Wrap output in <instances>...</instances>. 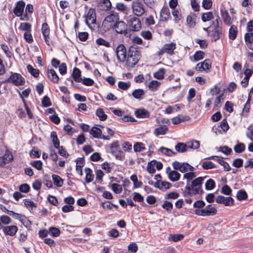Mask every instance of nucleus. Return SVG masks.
<instances>
[{
    "instance_id": "nucleus-33",
    "label": "nucleus",
    "mask_w": 253,
    "mask_h": 253,
    "mask_svg": "<svg viewBox=\"0 0 253 253\" xmlns=\"http://www.w3.org/2000/svg\"><path fill=\"white\" fill-rule=\"evenodd\" d=\"M175 149L177 152L184 153L187 151V145L182 142H178L175 146Z\"/></svg>"
},
{
    "instance_id": "nucleus-60",
    "label": "nucleus",
    "mask_w": 253,
    "mask_h": 253,
    "mask_svg": "<svg viewBox=\"0 0 253 253\" xmlns=\"http://www.w3.org/2000/svg\"><path fill=\"white\" fill-rule=\"evenodd\" d=\"M130 86V82H124L120 81L118 83V87L123 90H126L128 89Z\"/></svg>"
},
{
    "instance_id": "nucleus-17",
    "label": "nucleus",
    "mask_w": 253,
    "mask_h": 253,
    "mask_svg": "<svg viewBox=\"0 0 253 253\" xmlns=\"http://www.w3.org/2000/svg\"><path fill=\"white\" fill-rule=\"evenodd\" d=\"M229 129V126L226 119H223L215 128V133L216 134L221 133L222 132H225Z\"/></svg>"
},
{
    "instance_id": "nucleus-59",
    "label": "nucleus",
    "mask_w": 253,
    "mask_h": 253,
    "mask_svg": "<svg viewBox=\"0 0 253 253\" xmlns=\"http://www.w3.org/2000/svg\"><path fill=\"white\" fill-rule=\"evenodd\" d=\"M101 6L103 7L102 9L104 10H108L111 8V3L110 0H102Z\"/></svg>"
},
{
    "instance_id": "nucleus-16",
    "label": "nucleus",
    "mask_w": 253,
    "mask_h": 253,
    "mask_svg": "<svg viewBox=\"0 0 253 253\" xmlns=\"http://www.w3.org/2000/svg\"><path fill=\"white\" fill-rule=\"evenodd\" d=\"M1 228L5 235L11 236H14L18 230L17 226L16 225L2 226Z\"/></svg>"
},
{
    "instance_id": "nucleus-47",
    "label": "nucleus",
    "mask_w": 253,
    "mask_h": 253,
    "mask_svg": "<svg viewBox=\"0 0 253 253\" xmlns=\"http://www.w3.org/2000/svg\"><path fill=\"white\" fill-rule=\"evenodd\" d=\"M133 149L135 152H140L146 149L142 142H136L133 145Z\"/></svg>"
},
{
    "instance_id": "nucleus-35",
    "label": "nucleus",
    "mask_w": 253,
    "mask_h": 253,
    "mask_svg": "<svg viewBox=\"0 0 253 253\" xmlns=\"http://www.w3.org/2000/svg\"><path fill=\"white\" fill-rule=\"evenodd\" d=\"M236 198L239 201H243L248 198V194L245 190L241 189L237 192Z\"/></svg>"
},
{
    "instance_id": "nucleus-52",
    "label": "nucleus",
    "mask_w": 253,
    "mask_h": 253,
    "mask_svg": "<svg viewBox=\"0 0 253 253\" xmlns=\"http://www.w3.org/2000/svg\"><path fill=\"white\" fill-rule=\"evenodd\" d=\"M30 164L39 170H41L42 168V163L41 160L31 161Z\"/></svg>"
},
{
    "instance_id": "nucleus-48",
    "label": "nucleus",
    "mask_w": 253,
    "mask_h": 253,
    "mask_svg": "<svg viewBox=\"0 0 253 253\" xmlns=\"http://www.w3.org/2000/svg\"><path fill=\"white\" fill-rule=\"evenodd\" d=\"M162 207L168 212H170L173 209V204L171 202L166 200L164 202Z\"/></svg>"
},
{
    "instance_id": "nucleus-36",
    "label": "nucleus",
    "mask_w": 253,
    "mask_h": 253,
    "mask_svg": "<svg viewBox=\"0 0 253 253\" xmlns=\"http://www.w3.org/2000/svg\"><path fill=\"white\" fill-rule=\"evenodd\" d=\"M20 96L21 98L22 101L24 103V107L27 112L28 118L31 119H32L33 117V114L31 112L30 108H29V107L24 99V98H27L29 96Z\"/></svg>"
},
{
    "instance_id": "nucleus-44",
    "label": "nucleus",
    "mask_w": 253,
    "mask_h": 253,
    "mask_svg": "<svg viewBox=\"0 0 253 253\" xmlns=\"http://www.w3.org/2000/svg\"><path fill=\"white\" fill-rule=\"evenodd\" d=\"M204 177H198L196 178V179H194L191 183V186L192 187H202V184L204 181Z\"/></svg>"
},
{
    "instance_id": "nucleus-63",
    "label": "nucleus",
    "mask_w": 253,
    "mask_h": 253,
    "mask_svg": "<svg viewBox=\"0 0 253 253\" xmlns=\"http://www.w3.org/2000/svg\"><path fill=\"white\" fill-rule=\"evenodd\" d=\"M206 205L205 202L202 200H197L194 203L193 207L196 209L204 208Z\"/></svg>"
},
{
    "instance_id": "nucleus-55",
    "label": "nucleus",
    "mask_w": 253,
    "mask_h": 253,
    "mask_svg": "<svg viewBox=\"0 0 253 253\" xmlns=\"http://www.w3.org/2000/svg\"><path fill=\"white\" fill-rule=\"evenodd\" d=\"M19 29L22 31H26V32H30L31 31V25L28 23H22Z\"/></svg>"
},
{
    "instance_id": "nucleus-32",
    "label": "nucleus",
    "mask_w": 253,
    "mask_h": 253,
    "mask_svg": "<svg viewBox=\"0 0 253 253\" xmlns=\"http://www.w3.org/2000/svg\"><path fill=\"white\" fill-rule=\"evenodd\" d=\"M244 38L246 45H247L248 47L250 49L253 50V38L251 37V36L248 35V33H246L245 34Z\"/></svg>"
},
{
    "instance_id": "nucleus-40",
    "label": "nucleus",
    "mask_w": 253,
    "mask_h": 253,
    "mask_svg": "<svg viewBox=\"0 0 253 253\" xmlns=\"http://www.w3.org/2000/svg\"><path fill=\"white\" fill-rule=\"evenodd\" d=\"M156 163H157V161L155 160H152L148 163L147 170L149 173H154L156 172V169L154 168Z\"/></svg>"
},
{
    "instance_id": "nucleus-46",
    "label": "nucleus",
    "mask_w": 253,
    "mask_h": 253,
    "mask_svg": "<svg viewBox=\"0 0 253 253\" xmlns=\"http://www.w3.org/2000/svg\"><path fill=\"white\" fill-rule=\"evenodd\" d=\"M245 145L243 143H238L234 147V150L237 153H241L245 150Z\"/></svg>"
},
{
    "instance_id": "nucleus-4",
    "label": "nucleus",
    "mask_w": 253,
    "mask_h": 253,
    "mask_svg": "<svg viewBox=\"0 0 253 253\" xmlns=\"http://www.w3.org/2000/svg\"><path fill=\"white\" fill-rule=\"evenodd\" d=\"M131 7L133 14L137 16H141L145 12L144 5L139 0H135L132 2Z\"/></svg>"
},
{
    "instance_id": "nucleus-24",
    "label": "nucleus",
    "mask_w": 253,
    "mask_h": 253,
    "mask_svg": "<svg viewBox=\"0 0 253 253\" xmlns=\"http://www.w3.org/2000/svg\"><path fill=\"white\" fill-rule=\"evenodd\" d=\"M72 77L75 82L78 83L82 82V79L81 78V72L79 69L75 67L73 69Z\"/></svg>"
},
{
    "instance_id": "nucleus-18",
    "label": "nucleus",
    "mask_w": 253,
    "mask_h": 253,
    "mask_svg": "<svg viewBox=\"0 0 253 253\" xmlns=\"http://www.w3.org/2000/svg\"><path fill=\"white\" fill-rule=\"evenodd\" d=\"M25 6V3L23 0H20L16 3V6L13 9V13L17 16H21L23 12Z\"/></svg>"
},
{
    "instance_id": "nucleus-30",
    "label": "nucleus",
    "mask_w": 253,
    "mask_h": 253,
    "mask_svg": "<svg viewBox=\"0 0 253 253\" xmlns=\"http://www.w3.org/2000/svg\"><path fill=\"white\" fill-rule=\"evenodd\" d=\"M89 133L94 138H99L102 134V130L98 127L93 126Z\"/></svg>"
},
{
    "instance_id": "nucleus-53",
    "label": "nucleus",
    "mask_w": 253,
    "mask_h": 253,
    "mask_svg": "<svg viewBox=\"0 0 253 253\" xmlns=\"http://www.w3.org/2000/svg\"><path fill=\"white\" fill-rule=\"evenodd\" d=\"M213 18V15L211 12L204 13L202 16V20L204 22L210 21Z\"/></svg>"
},
{
    "instance_id": "nucleus-8",
    "label": "nucleus",
    "mask_w": 253,
    "mask_h": 253,
    "mask_svg": "<svg viewBox=\"0 0 253 253\" xmlns=\"http://www.w3.org/2000/svg\"><path fill=\"white\" fill-rule=\"evenodd\" d=\"M13 160V156L12 153L6 149L4 154L0 157V167L3 168L4 166Z\"/></svg>"
},
{
    "instance_id": "nucleus-2",
    "label": "nucleus",
    "mask_w": 253,
    "mask_h": 253,
    "mask_svg": "<svg viewBox=\"0 0 253 253\" xmlns=\"http://www.w3.org/2000/svg\"><path fill=\"white\" fill-rule=\"evenodd\" d=\"M237 88V84L234 82H231L226 87L224 85H221L218 86L215 85L214 88L211 89V95H224V93H232Z\"/></svg>"
},
{
    "instance_id": "nucleus-51",
    "label": "nucleus",
    "mask_w": 253,
    "mask_h": 253,
    "mask_svg": "<svg viewBox=\"0 0 253 253\" xmlns=\"http://www.w3.org/2000/svg\"><path fill=\"white\" fill-rule=\"evenodd\" d=\"M205 53L201 50L196 51L193 55L194 61H198L204 58Z\"/></svg>"
},
{
    "instance_id": "nucleus-22",
    "label": "nucleus",
    "mask_w": 253,
    "mask_h": 253,
    "mask_svg": "<svg viewBox=\"0 0 253 253\" xmlns=\"http://www.w3.org/2000/svg\"><path fill=\"white\" fill-rule=\"evenodd\" d=\"M47 74L49 79L54 83L58 82L59 77L53 69H48Z\"/></svg>"
},
{
    "instance_id": "nucleus-61",
    "label": "nucleus",
    "mask_w": 253,
    "mask_h": 253,
    "mask_svg": "<svg viewBox=\"0 0 253 253\" xmlns=\"http://www.w3.org/2000/svg\"><path fill=\"white\" fill-rule=\"evenodd\" d=\"M200 147V141L196 140H193L189 143V145H187V148L196 149Z\"/></svg>"
},
{
    "instance_id": "nucleus-19",
    "label": "nucleus",
    "mask_w": 253,
    "mask_h": 253,
    "mask_svg": "<svg viewBox=\"0 0 253 253\" xmlns=\"http://www.w3.org/2000/svg\"><path fill=\"white\" fill-rule=\"evenodd\" d=\"M222 27H214L211 34V41L215 42L218 40L222 34Z\"/></svg>"
},
{
    "instance_id": "nucleus-1",
    "label": "nucleus",
    "mask_w": 253,
    "mask_h": 253,
    "mask_svg": "<svg viewBox=\"0 0 253 253\" xmlns=\"http://www.w3.org/2000/svg\"><path fill=\"white\" fill-rule=\"evenodd\" d=\"M127 57L126 58V65L130 68H133L141 58V53L138 49L130 46L127 51Z\"/></svg>"
},
{
    "instance_id": "nucleus-54",
    "label": "nucleus",
    "mask_w": 253,
    "mask_h": 253,
    "mask_svg": "<svg viewBox=\"0 0 253 253\" xmlns=\"http://www.w3.org/2000/svg\"><path fill=\"white\" fill-rule=\"evenodd\" d=\"M28 71L30 74L35 77H37L39 75V71L37 69L34 68L32 65H28L27 66Z\"/></svg>"
},
{
    "instance_id": "nucleus-58",
    "label": "nucleus",
    "mask_w": 253,
    "mask_h": 253,
    "mask_svg": "<svg viewBox=\"0 0 253 253\" xmlns=\"http://www.w3.org/2000/svg\"><path fill=\"white\" fill-rule=\"evenodd\" d=\"M218 150L226 155H230L232 152V149L227 146H220Z\"/></svg>"
},
{
    "instance_id": "nucleus-26",
    "label": "nucleus",
    "mask_w": 253,
    "mask_h": 253,
    "mask_svg": "<svg viewBox=\"0 0 253 253\" xmlns=\"http://www.w3.org/2000/svg\"><path fill=\"white\" fill-rule=\"evenodd\" d=\"M84 171L86 173L85 177V182L86 183L91 182L94 178V174L92 173L91 169L89 168H85L84 169Z\"/></svg>"
},
{
    "instance_id": "nucleus-3",
    "label": "nucleus",
    "mask_w": 253,
    "mask_h": 253,
    "mask_svg": "<svg viewBox=\"0 0 253 253\" xmlns=\"http://www.w3.org/2000/svg\"><path fill=\"white\" fill-rule=\"evenodd\" d=\"M110 148L111 153L115 157L116 159L119 160H123L125 155L124 152L121 150L118 140L114 141L110 144Z\"/></svg>"
},
{
    "instance_id": "nucleus-21",
    "label": "nucleus",
    "mask_w": 253,
    "mask_h": 253,
    "mask_svg": "<svg viewBox=\"0 0 253 253\" xmlns=\"http://www.w3.org/2000/svg\"><path fill=\"white\" fill-rule=\"evenodd\" d=\"M170 16L169 9L166 7H163L160 12V20L162 21H167Z\"/></svg>"
},
{
    "instance_id": "nucleus-20",
    "label": "nucleus",
    "mask_w": 253,
    "mask_h": 253,
    "mask_svg": "<svg viewBox=\"0 0 253 253\" xmlns=\"http://www.w3.org/2000/svg\"><path fill=\"white\" fill-rule=\"evenodd\" d=\"M135 115L137 118H147L149 117V112L145 109H139L135 111Z\"/></svg>"
},
{
    "instance_id": "nucleus-64",
    "label": "nucleus",
    "mask_w": 253,
    "mask_h": 253,
    "mask_svg": "<svg viewBox=\"0 0 253 253\" xmlns=\"http://www.w3.org/2000/svg\"><path fill=\"white\" fill-rule=\"evenodd\" d=\"M30 187L27 183L22 184L20 185L19 187V190L20 192L25 193H28L30 191Z\"/></svg>"
},
{
    "instance_id": "nucleus-6",
    "label": "nucleus",
    "mask_w": 253,
    "mask_h": 253,
    "mask_svg": "<svg viewBox=\"0 0 253 253\" xmlns=\"http://www.w3.org/2000/svg\"><path fill=\"white\" fill-rule=\"evenodd\" d=\"M6 82L12 83L15 85H21L24 84L25 79L19 74L12 73Z\"/></svg>"
},
{
    "instance_id": "nucleus-57",
    "label": "nucleus",
    "mask_w": 253,
    "mask_h": 253,
    "mask_svg": "<svg viewBox=\"0 0 253 253\" xmlns=\"http://www.w3.org/2000/svg\"><path fill=\"white\" fill-rule=\"evenodd\" d=\"M112 190L116 194H120L122 192V186L117 183H113L111 185Z\"/></svg>"
},
{
    "instance_id": "nucleus-25",
    "label": "nucleus",
    "mask_w": 253,
    "mask_h": 253,
    "mask_svg": "<svg viewBox=\"0 0 253 253\" xmlns=\"http://www.w3.org/2000/svg\"><path fill=\"white\" fill-rule=\"evenodd\" d=\"M220 12L224 23L227 26L230 25L232 23L231 19L227 11L221 9Z\"/></svg>"
},
{
    "instance_id": "nucleus-12",
    "label": "nucleus",
    "mask_w": 253,
    "mask_h": 253,
    "mask_svg": "<svg viewBox=\"0 0 253 253\" xmlns=\"http://www.w3.org/2000/svg\"><path fill=\"white\" fill-rule=\"evenodd\" d=\"M215 202L220 204H224L225 206H231L234 204V200L231 197H224L218 195L216 197Z\"/></svg>"
},
{
    "instance_id": "nucleus-45",
    "label": "nucleus",
    "mask_w": 253,
    "mask_h": 253,
    "mask_svg": "<svg viewBox=\"0 0 253 253\" xmlns=\"http://www.w3.org/2000/svg\"><path fill=\"white\" fill-rule=\"evenodd\" d=\"M215 187V183L212 179H208L205 183V188L207 190H211Z\"/></svg>"
},
{
    "instance_id": "nucleus-50",
    "label": "nucleus",
    "mask_w": 253,
    "mask_h": 253,
    "mask_svg": "<svg viewBox=\"0 0 253 253\" xmlns=\"http://www.w3.org/2000/svg\"><path fill=\"white\" fill-rule=\"evenodd\" d=\"M220 192L225 195L229 196L232 194V189L229 185L225 184L222 186Z\"/></svg>"
},
{
    "instance_id": "nucleus-28",
    "label": "nucleus",
    "mask_w": 253,
    "mask_h": 253,
    "mask_svg": "<svg viewBox=\"0 0 253 253\" xmlns=\"http://www.w3.org/2000/svg\"><path fill=\"white\" fill-rule=\"evenodd\" d=\"M53 183L58 187H61L63 184V179H62L59 175L53 174L52 175Z\"/></svg>"
},
{
    "instance_id": "nucleus-43",
    "label": "nucleus",
    "mask_w": 253,
    "mask_h": 253,
    "mask_svg": "<svg viewBox=\"0 0 253 253\" xmlns=\"http://www.w3.org/2000/svg\"><path fill=\"white\" fill-rule=\"evenodd\" d=\"M48 230L50 235L54 237H58L61 233L59 229L55 227H50Z\"/></svg>"
},
{
    "instance_id": "nucleus-11",
    "label": "nucleus",
    "mask_w": 253,
    "mask_h": 253,
    "mask_svg": "<svg viewBox=\"0 0 253 253\" xmlns=\"http://www.w3.org/2000/svg\"><path fill=\"white\" fill-rule=\"evenodd\" d=\"M176 44L174 42L165 44L164 46L158 51L159 56H161L165 53L170 55L173 54L174 50L175 49Z\"/></svg>"
},
{
    "instance_id": "nucleus-10",
    "label": "nucleus",
    "mask_w": 253,
    "mask_h": 253,
    "mask_svg": "<svg viewBox=\"0 0 253 253\" xmlns=\"http://www.w3.org/2000/svg\"><path fill=\"white\" fill-rule=\"evenodd\" d=\"M217 211L215 207L210 208L209 210L196 209L194 211L195 214L202 216H213L217 213Z\"/></svg>"
},
{
    "instance_id": "nucleus-29",
    "label": "nucleus",
    "mask_w": 253,
    "mask_h": 253,
    "mask_svg": "<svg viewBox=\"0 0 253 253\" xmlns=\"http://www.w3.org/2000/svg\"><path fill=\"white\" fill-rule=\"evenodd\" d=\"M168 128L166 126H163L155 129L154 133L156 136L166 134L168 131Z\"/></svg>"
},
{
    "instance_id": "nucleus-27",
    "label": "nucleus",
    "mask_w": 253,
    "mask_h": 253,
    "mask_svg": "<svg viewBox=\"0 0 253 253\" xmlns=\"http://www.w3.org/2000/svg\"><path fill=\"white\" fill-rule=\"evenodd\" d=\"M237 27L235 25H232L229 30V38L231 40H234L237 35Z\"/></svg>"
},
{
    "instance_id": "nucleus-37",
    "label": "nucleus",
    "mask_w": 253,
    "mask_h": 253,
    "mask_svg": "<svg viewBox=\"0 0 253 253\" xmlns=\"http://www.w3.org/2000/svg\"><path fill=\"white\" fill-rule=\"evenodd\" d=\"M216 161L218 162L219 164L221 166H222L224 167V169L225 171H228L231 170V168L228 164V163L223 160L222 157L218 158Z\"/></svg>"
},
{
    "instance_id": "nucleus-9",
    "label": "nucleus",
    "mask_w": 253,
    "mask_h": 253,
    "mask_svg": "<svg viewBox=\"0 0 253 253\" xmlns=\"http://www.w3.org/2000/svg\"><path fill=\"white\" fill-rule=\"evenodd\" d=\"M128 24L130 29L133 31H138L141 28V24L139 19L135 17H129Z\"/></svg>"
},
{
    "instance_id": "nucleus-62",
    "label": "nucleus",
    "mask_w": 253,
    "mask_h": 253,
    "mask_svg": "<svg viewBox=\"0 0 253 253\" xmlns=\"http://www.w3.org/2000/svg\"><path fill=\"white\" fill-rule=\"evenodd\" d=\"M42 104L43 107H47L51 105V102L48 96H44L42 101Z\"/></svg>"
},
{
    "instance_id": "nucleus-49",
    "label": "nucleus",
    "mask_w": 253,
    "mask_h": 253,
    "mask_svg": "<svg viewBox=\"0 0 253 253\" xmlns=\"http://www.w3.org/2000/svg\"><path fill=\"white\" fill-rule=\"evenodd\" d=\"M165 73V69L164 68H161L157 72L154 73V77L155 78L158 80H162L164 78Z\"/></svg>"
},
{
    "instance_id": "nucleus-42",
    "label": "nucleus",
    "mask_w": 253,
    "mask_h": 253,
    "mask_svg": "<svg viewBox=\"0 0 253 253\" xmlns=\"http://www.w3.org/2000/svg\"><path fill=\"white\" fill-rule=\"evenodd\" d=\"M202 168L204 169H210L214 168H216L217 166L211 161H205L202 164Z\"/></svg>"
},
{
    "instance_id": "nucleus-5",
    "label": "nucleus",
    "mask_w": 253,
    "mask_h": 253,
    "mask_svg": "<svg viewBox=\"0 0 253 253\" xmlns=\"http://www.w3.org/2000/svg\"><path fill=\"white\" fill-rule=\"evenodd\" d=\"M115 52L118 61L120 62H125L127 55L125 46L123 44H119L116 48Z\"/></svg>"
},
{
    "instance_id": "nucleus-39",
    "label": "nucleus",
    "mask_w": 253,
    "mask_h": 253,
    "mask_svg": "<svg viewBox=\"0 0 253 253\" xmlns=\"http://www.w3.org/2000/svg\"><path fill=\"white\" fill-rule=\"evenodd\" d=\"M159 151L164 155L169 157L176 154V152H173L171 149L163 146L159 148Z\"/></svg>"
},
{
    "instance_id": "nucleus-13",
    "label": "nucleus",
    "mask_w": 253,
    "mask_h": 253,
    "mask_svg": "<svg viewBox=\"0 0 253 253\" xmlns=\"http://www.w3.org/2000/svg\"><path fill=\"white\" fill-rule=\"evenodd\" d=\"M172 167L173 169L175 170H179L181 172L184 173L186 172V169L185 168H183V166H189V170L190 171H193L194 169V168L192 166L190 165L187 163H180L178 161H174L172 164Z\"/></svg>"
},
{
    "instance_id": "nucleus-7",
    "label": "nucleus",
    "mask_w": 253,
    "mask_h": 253,
    "mask_svg": "<svg viewBox=\"0 0 253 253\" xmlns=\"http://www.w3.org/2000/svg\"><path fill=\"white\" fill-rule=\"evenodd\" d=\"M113 29L119 34H124L126 36H127V25L122 21H118L116 22L113 26Z\"/></svg>"
},
{
    "instance_id": "nucleus-14",
    "label": "nucleus",
    "mask_w": 253,
    "mask_h": 253,
    "mask_svg": "<svg viewBox=\"0 0 253 253\" xmlns=\"http://www.w3.org/2000/svg\"><path fill=\"white\" fill-rule=\"evenodd\" d=\"M84 17L85 18V23L87 25L91 24H94L96 22V13L95 10L94 8H90L89 9L87 14L84 15Z\"/></svg>"
},
{
    "instance_id": "nucleus-15",
    "label": "nucleus",
    "mask_w": 253,
    "mask_h": 253,
    "mask_svg": "<svg viewBox=\"0 0 253 253\" xmlns=\"http://www.w3.org/2000/svg\"><path fill=\"white\" fill-rule=\"evenodd\" d=\"M42 32L43 35L44 41L48 45H50L51 43V40L49 37L50 30L48 24L44 23L42 25Z\"/></svg>"
},
{
    "instance_id": "nucleus-38",
    "label": "nucleus",
    "mask_w": 253,
    "mask_h": 253,
    "mask_svg": "<svg viewBox=\"0 0 253 253\" xmlns=\"http://www.w3.org/2000/svg\"><path fill=\"white\" fill-rule=\"evenodd\" d=\"M184 238V235L181 234H170L169 239L174 242H177L182 240Z\"/></svg>"
},
{
    "instance_id": "nucleus-56",
    "label": "nucleus",
    "mask_w": 253,
    "mask_h": 253,
    "mask_svg": "<svg viewBox=\"0 0 253 253\" xmlns=\"http://www.w3.org/2000/svg\"><path fill=\"white\" fill-rule=\"evenodd\" d=\"M116 8L124 13H126L128 10L127 6L123 2H119L116 4Z\"/></svg>"
},
{
    "instance_id": "nucleus-31",
    "label": "nucleus",
    "mask_w": 253,
    "mask_h": 253,
    "mask_svg": "<svg viewBox=\"0 0 253 253\" xmlns=\"http://www.w3.org/2000/svg\"><path fill=\"white\" fill-rule=\"evenodd\" d=\"M119 20V16L117 13L112 12L108 16H107L105 19V21L107 22L112 23L114 22H117Z\"/></svg>"
},
{
    "instance_id": "nucleus-41",
    "label": "nucleus",
    "mask_w": 253,
    "mask_h": 253,
    "mask_svg": "<svg viewBox=\"0 0 253 253\" xmlns=\"http://www.w3.org/2000/svg\"><path fill=\"white\" fill-rule=\"evenodd\" d=\"M130 178L131 180L133 182L134 188L140 187L142 185V182L138 180L137 176L136 174H132L131 175Z\"/></svg>"
},
{
    "instance_id": "nucleus-34",
    "label": "nucleus",
    "mask_w": 253,
    "mask_h": 253,
    "mask_svg": "<svg viewBox=\"0 0 253 253\" xmlns=\"http://www.w3.org/2000/svg\"><path fill=\"white\" fill-rule=\"evenodd\" d=\"M95 114L101 121H104L107 119V115L105 114L104 111L102 108H98L96 110Z\"/></svg>"
},
{
    "instance_id": "nucleus-23",
    "label": "nucleus",
    "mask_w": 253,
    "mask_h": 253,
    "mask_svg": "<svg viewBox=\"0 0 253 253\" xmlns=\"http://www.w3.org/2000/svg\"><path fill=\"white\" fill-rule=\"evenodd\" d=\"M180 174L176 170H171L169 173V178L172 182L178 181L180 178Z\"/></svg>"
}]
</instances>
